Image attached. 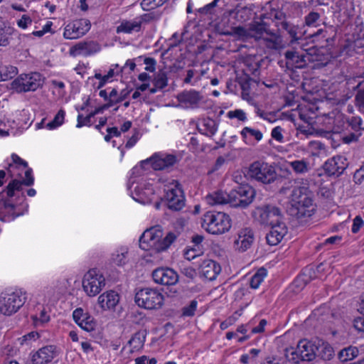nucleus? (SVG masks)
Returning a JSON list of instances; mask_svg holds the SVG:
<instances>
[{
	"label": "nucleus",
	"instance_id": "obj_2",
	"mask_svg": "<svg viewBox=\"0 0 364 364\" xmlns=\"http://www.w3.org/2000/svg\"><path fill=\"white\" fill-rule=\"evenodd\" d=\"M160 226L152 227L144 232L139 238V246L144 250H153L156 252L166 250L176 239V235L168 232L165 237Z\"/></svg>",
	"mask_w": 364,
	"mask_h": 364
},
{
	"label": "nucleus",
	"instance_id": "obj_30",
	"mask_svg": "<svg viewBox=\"0 0 364 364\" xmlns=\"http://www.w3.org/2000/svg\"><path fill=\"white\" fill-rule=\"evenodd\" d=\"M264 23L254 22L249 25L250 33L251 34V38H254L255 41H259L263 38L262 36L264 33L271 36H274V33L271 31H268L264 27Z\"/></svg>",
	"mask_w": 364,
	"mask_h": 364
},
{
	"label": "nucleus",
	"instance_id": "obj_12",
	"mask_svg": "<svg viewBox=\"0 0 364 364\" xmlns=\"http://www.w3.org/2000/svg\"><path fill=\"white\" fill-rule=\"evenodd\" d=\"M252 214L254 218L262 225L272 226L282 223L280 221L281 211L274 205H265L257 207Z\"/></svg>",
	"mask_w": 364,
	"mask_h": 364
},
{
	"label": "nucleus",
	"instance_id": "obj_38",
	"mask_svg": "<svg viewBox=\"0 0 364 364\" xmlns=\"http://www.w3.org/2000/svg\"><path fill=\"white\" fill-rule=\"evenodd\" d=\"M318 346V356L320 357L323 360H330L334 356V350L333 348L328 343H322L321 345L319 343L317 344Z\"/></svg>",
	"mask_w": 364,
	"mask_h": 364
},
{
	"label": "nucleus",
	"instance_id": "obj_1",
	"mask_svg": "<svg viewBox=\"0 0 364 364\" xmlns=\"http://www.w3.org/2000/svg\"><path fill=\"white\" fill-rule=\"evenodd\" d=\"M314 210L312 193L306 186H298L293 189L287 212L298 219L312 215Z\"/></svg>",
	"mask_w": 364,
	"mask_h": 364
},
{
	"label": "nucleus",
	"instance_id": "obj_49",
	"mask_svg": "<svg viewBox=\"0 0 364 364\" xmlns=\"http://www.w3.org/2000/svg\"><path fill=\"white\" fill-rule=\"evenodd\" d=\"M198 302L196 300H192L188 306L182 309V314L184 316H193L197 309Z\"/></svg>",
	"mask_w": 364,
	"mask_h": 364
},
{
	"label": "nucleus",
	"instance_id": "obj_23",
	"mask_svg": "<svg viewBox=\"0 0 364 364\" xmlns=\"http://www.w3.org/2000/svg\"><path fill=\"white\" fill-rule=\"evenodd\" d=\"M287 232V228L284 223L271 226L270 231L266 235L267 244L276 245L281 242Z\"/></svg>",
	"mask_w": 364,
	"mask_h": 364
},
{
	"label": "nucleus",
	"instance_id": "obj_52",
	"mask_svg": "<svg viewBox=\"0 0 364 364\" xmlns=\"http://www.w3.org/2000/svg\"><path fill=\"white\" fill-rule=\"evenodd\" d=\"M201 252L202 250L200 247L198 246V247H197L194 245L191 249H188L185 252L184 255L187 259L191 260L198 256Z\"/></svg>",
	"mask_w": 364,
	"mask_h": 364
},
{
	"label": "nucleus",
	"instance_id": "obj_15",
	"mask_svg": "<svg viewBox=\"0 0 364 364\" xmlns=\"http://www.w3.org/2000/svg\"><path fill=\"white\" fill-rule=\"evenodd\" d=\"M348 167L347 159L345 156L337 155L328 159L323 165V168L328 176H338Z\"/></svg>",
	"mask_w": 364,
	"mask_h": 364
},
{
	"label": "nucleus",
	"instance_id": "obj_40",
	"mask_svg": "<svg viewBox=\"0 0 364 364\" xmlns=\"http://www.w3.org/2000/svg\"><path fill=\"white\" fill-rule=\"evenodd\" d=\"M154 87L159 89H164L168 85L167 73L164 70H159L154 75L152 80Z\"/></svg>",
	"mask_w": 364,
	"mask_h": 364
},
{
	"label": "nucleus",
	"instance_id": "obj_62",
	"mask_svg": "<svg viewBox=\"0 0 364 364\" xmlns=\"http://www.w3.org/2000/svg\"><path fill=\"white\" fill-rule=\"evenodd\" d=\"M353 326L358 331L364 333V316L355 318Z\"/></svg>",
	"mask_w": 364,
	"mask_h": 364
},
{
	"label": "nucleus",
	"instance_id": "obj_39",
	"mask_svg": "<svg viewBox=\"0 0 364 364\" xmlns=\"http://www.w3.org/2000/svg\"><path fill=\"white\" fill-rule=\"evenodd\" d=\"M18 73V70L12 65H4L0 67V78L1 81L12 79Z\"/></svg>",
	"mask_w": 364,
	"mask_h": 364
},
{
	"label": "nucleus",
	"instance_id": "obj_48",
	"mask_svg": "<svg viewBox=\"0 0 364 364\" xmlns=\"http://www.w3.org/2000/svg\"><path fill=\"white\" fill-rule=\"evenodd\" d=\"M233 33L242 38V40H247L251 38V34L250 33V28H246L243 26H237L232 28Z\"/></svg>",
	"mask_w": 364,
	"mask_h": 364
},
{
	"label": "nucleus",
	"instance_id": "obj_20",
	"mask_svg": "<svg viewBox=\"0 0 364 364\" xmlns=\"http://www.w3.org/2000/svg\"><path fill=\"white\" fill-rule=\"evenodd\" d=\"M254 242V233L250 228H244L239 231L237 238L234 242L235 250L245 252L249 249Z\"/></svg>",
	"mask_w": 364,
	"mask_h": 364
},
{
	"label": "nucleus",
	"instance_id": "obj_44",
	"mask_svg": "<svg viewBox=\"0 0 364 364\" xmlns=\"http://www.w3.org/2000/svg\"><path fill=\"white\" fill-rule=\"evenodd\" d=\"M186 76L183 79V83L191 84L192 85L198 82L203 74V72H202V73L199 75L198 71L193 69H189L186 71Z\"/></svg>",
	"mask_w": 364,
	"mask_h": 364
},
{
	"label": "nucleus",
	"instance_id": "obj_34",
	"mask_svg": "<svg viewBox=\"0 0 364 364\" xmlns=\"http://www.w3.org/2000/svg\"><path fill=\"white\" fill-rule=\"evenodd\" d=\"M145 339L146 335L143 331L136 332L128 342L132 348L131 352L137 351L142 348Z\"/></svg>",
	"mask_w": 364,
	"mask_h": 364
},
{
	"label": "nucleus",
	"instance_id": "obj_53",
	"mask_svg": "<svg viewBox=\"0 0 364 364\" xmlns=\"http://www.w3.org/2000/svg\"><path fill=\"white\" fill-rule=\"evenodd\" d=\"M119 94L115 88H113L109 94V102L105 104V107H110L119 103Z\"/></svg>",
	"mask_w": 364,
	"mask_h": 364
},
{
	"label": "nucleus",
	"instance_id": "obj_31",
	"mask_svg": "<svg viewBox=\"0 0 364 364\" xmlns=\"http://www.w3.org/2000/svg\"><path fill=\"white\" fill-rule=\"evenodd\" d=\"M229 193L221 191L213 192L206 196L205 199L211 205L229 204Z\"/></svg>",
	"mask_w": 364,
	"mask_h": 364
},
{
	"label": "nucleus",
	"instance_id": "obj_63",
	"mask_svg": "<svg viewBox=\"0 0 364 364\" xmlns=\"http://www.w3.org/2000/svg\"><path fill=\"white\" fill-rule=\"evenodd\" d=\"M363 225V221L362 218L360 216H356L353 220V223L352 225V232L353 233L358 232Z\"/></svg>",
	"mask_w": 364,
	"mask_h": 364
},
{
	"label": "nucleus",
	"instance_id": "obj_54",
	"mask_svg": "<svg viewBox=\"0 0 364 364\" xmlns=\"http://www.w3.org/2000/svg\"><path fill=\"white\" fill-rule=\"evenodd\" d=\"M320 18V15L317 12L311 11L305 18V23L307 26H314Z\"/></svg>",
	"mask_w": 364,
	"mask_h": 364
},
{
	"label": "nucleus",
	"instance_id": "obj_25",
	"mask_svg": "<svg viewBox=\"0 0 364 364\" xmlns=\"http://www.w3.org/2000/svg\"><path fill=\"white\" fill-rule=\"evenodd\" d=\"M200 269L203 277L210 281L214 280L221 271L220 264L212 259L204 260Z\"/></svg>",
	"mask_w": 364,
	"mask_h": 364
},
{
	"label": "nucleus",
	"instance_id": "obj_19",
	"mask_svg": "<svg viewBox=\"0 0 364 364\" xmlns=\"http://www.w3.org/2000/svg\"><path fill=\"white\" fill-rule=\"evenodd\" d=\"M100 46L95 41H82L77 43L70 49V54L76 55H90L98 52Z\"/></svg>",
	"mask_w": 364,
	"mask_h": 364
},
{
	"label": "nucleus",
	"instance_id": "obj_5",
	"mask_svg": "<svg viewBox=\"0 0 364 364\" xmlns=\"http://www.w3.org/2000/svg\"><path fill=\"white\" fill-rule=\"evenodd\" d=\"M248 174L251 178L264 184L273 183L277 178L275 168L268 163L257 161L249 168Z\"/></svg>",
	"mask_w": 364,
	"mask_h": 364
},
{
	"label": "nucleus",
	"instance_id": "obj_41",
	"mask_svg": "<svg viewBox=\"0 0 364 364\" xmlns=\"http://www.w3.org/2000/svg\"><path fill=\"white\" fill-rule=\"evenodd\" d=\"M201 126L204 127V131L205 132L204 134L208 136L214 135L218 129V124L216 122L210 118L203 119L201 122ZM202 131V129H200Z\"/></svg>",
	"mask_w": 364,
	"mask_h": 364
},
{
	"label": "nucleus",
	"instance_id": "obj_24",
	"mask_svg": "<svg viewBox=\"0 0 364 364\" xmlns=\"http://www.w3.org/2000/svg\"><path fill=\"white\" fill-rule=\"evenodd\" d=\"M33 177L32 176V170L28 168L25 172V178L21 181L18 180H13L11 181L6 187V194L9 197L11 198L14 196L15 191H20L22 185L30 186L33 184Z\"/></svg>",
	"mask_w": 364,
	"mask_h": 364
},
{
	"label": "nucleus",
	"instance_id": "obj_14",
	"mask_svg": "<svg viewBox=\"0 0 364 364\" xmlns=\"http://www.w3.org/2000/svg\"><path fill=\"white\" fill-rule=\"evenodd\" d=\"M176 99L186 108L196 109L204 103L203 95L196 90H183L178 93Z\"/></svg>",
	"mask_w": 364,
	"mask_h": 364
},
{
	"label": "nucleus",
	"instance_id": "obj_42",
	"mask_svg": "<svg viewBox=\"0 0 364 364\" xmlns=\"http://www.w3.org/2000/svg\"><path fill=\"white\" fill-rule=\"evenodd\" d=\"M12 33V28L6 26L5 23L0 18V46L9 43V38Z\"/></svg>",
	"mask_w": 364,
	"mask_h": 364
},
{
	"label": "nucleus",
	"instance_id": "obj_60",
	"mask_svg": "<svg viewBox=\"0 0 364 364\" xmlns=\"http://www.w3.org/2000/svg\"><path fill=\"white\" fill-rule=\"evenodd\" d=\"M52 25L53 23L51 21H47L46 23L43 26L42 30L33 31L32 34L35 36L41 37L50 30Z\"/></svg>",
	"mask_w": 364,
	"mask_h": 364
},
{
	"label": "nucleus",
	"instance_id": "obj_35",
	"mask_svg": "<svg viewBox=\"0 0 364 364\" xmlns=\"http://www.w3.org/2000/svg\"><path fill=\"white\" fill-rule=\"evenodd\" d=\"M15 205L9 202H4V207L0 211V220L4 222L10 221L16 218L19 214L14 212Z\"/></svg>",
	"mask_w": 364,
	"mask_h": 364
},
{
	"label": "nucleus",
	"instance_id": "obj_61",
	"mask_svg": "<svg viewBox=\"0 0 364 364\" xmlns=\"http://www.w3.org/2000/svg\"><path fill=\"white\" fill-rule=\"evenodd\" d=\"M355 104L359 107H364V87L358 91L355 95Z\"/></svg>",
	"mask_w": 364,
	"mask_h": 364
},
{
	"label": "nucleus",
	"instance_id": "obj_16",
	"mask_svg": "<svg viewBox=\"0 0 364 364\" xmlns=\"http://www.w3.org/2000/svg\"><path fill=\"white\" fill-rule=\"evenodd\" d=\"M154 281L159 284L173 286L178 281V274L171 268H157L152 272Z\"/></svg>",
	"mask_w": 364,
	"mask_h": 364
},
{
	"label": "nucleus",
	"instance_id": "obj_64",
	"mask_svg": "<svg viewBox=\"0 0 364 364\" xmlns=\"http://www.w3.org/2000/svg\"><path fill=\"white\" fill-rule=\"evenodd\" d=\"M141 7L144 10H151L156 7H158L155 0H142L141 2Z\"/></svg>",
	"mask_w": 364,
	"mask_h": 364
},
{
	"label": "nucleus",
	"instance_id": "obj_6",
	"mask_svg": "<svg viewBox=\"0 0 364 364\" xmlns=\"http://www.w3.org/2000/svg\"><path fill=\"white\" fill-rule=\"evenodd\" d=\"M316 350L318 346L316 342L308 339H302L299 341L296 348L291 353V357L287 355L289 361L298 364L300 361L310 362L315 359Z\"/></svg>",
	"mask_w": 364,
	"mask_h": 364
},
{
	"label": "nucleus",
	"instance_id": "obj_45",
	"mask_svg": "<svg viewBox=\"0 0 364 364\" xmlns=\"http://www.w3.org/2000/svg\"><path fill=\"white\" fill-rule=\"evenodd\" d=\"M64 117L65 112L63 109H60L54 119L47 124V127L50 129H53L62 125L64 122Z\"/></svg>",
	"mask_w": 364,
	"mask_h": 364
},
{
	"label": "nucleus",
	"instance_id": "obj_32",
	"mask_svg": "<svg viewBox=\"0 0 364 364\" xmlns=\"http://www.w3.org/2000/svg\"><path fill=\"white\" fill-rule=\"evenodd\" d=\"M289 166L296 174L304 175L311 170L310 163L304 159L289 162Z\"/></svg>",
	"mask_w": 364,
	"mask_h": 364
},
{
	"label": "nucleus",
	"instance_id": "obj_3",
	"mask_svg": "<svg viewBox=\"0 0 364 364\" xmlns=\"http://www.w3.org/2000/svg\"><path fill=\"white\" fill-rule=\"evenodd\" d=\"M231 225L230 216L223 212L208 211L202 218V228L213 235L223 234L229 231Z\"/></svg>",
	"mask_w": 364,
	"mask_h": 364
},
{
	"label": "nucleus",
	"instance_id": "obj_46",
	"mask_svg": "<svg viewBox=\"0 0 364 364\" xmlns=\"http://www.w3.org/2000/svg\"><path fill=\"white\" fill-rule=\"evenodd\" d=\"M240 134L244 141H245L247 134L255 137L257 141H260L262 139V134L259 130L247 127H244Z\"/></svg>",
	"mask_w": 364,
	"mask_h": 364
},
{
	"label": "nucleus",
	"instance_id": "obj_21",
	"mask_svg": "<svg viewBox=\"0 0 364 364\" xmlns=\"http://www.w3.org/2000/svg\"><path fill=\"white\" fill-rule=\"evenodd\" d=\"M287 68H304L307 65L306 55L295 50H287L284 53Z\"/></svg>",
	"mask_w": 364,
	"mask_h": 364
},
{
	"label": "nucleus",
	"instance_id": "obj_13",
	"mask_svg": "<svg viewBox=\"0 0 364 364\" xmlns=\"http://www.w3.org/2000/svg\"><path fill=\"white\" fill-rule=\"evenodd\" d=\"M90 27L91 23L88 19H77L65 27L63 36L68 39H76L87 33Z\"/></svg>",
	"mask_w": 364,
	"mask_h": 364
},
{
	"label": "nucleus",
	"instance_id": "obj_37",
	"mask_svg": "<svg viewBox=\"0 0 364 364\" xmlns=\"http://www.w3.org/2000/svg\"><path fill=\"white\" fill-rule=\"evenodd\" d=\"M358 353L359 350L357 347L350 346L339 351L338 358L341 362H347L356 358Z\"/></svg>",
	"mask_w": 364,
	"mask_h": 364
},
{
	"label": "nucleus",
	"instance_id": "obj_43",
	"mask_svg": "<svg viewBox=\"0 0 364 364\" xmlns=\"http://www.w3.org/2000/svg\"><path fill=\"white\" fill-rule=\"evenodd\" d=\"M267 275L266 269L262 267L251 277L250 284L251 288L257 289Z\"/></svg>",
	"mask_w": 364,
	"mask_h": 364
},
{
	"label": "nucleus",
	"instance_id": "obj_10",
	"mask_svg": "<svg viewBox=\"0 0 364 364\" xmlns=\"http://www.w3.org/2000/svg\"><path fill=\"white\" fill-rule=\"evenodd\" d=\"M43 84V78L39 73L21 74L12 82V87L18 92L35 91Z\"/></svg>",
	"mask_w": 364,
	"mask_h": 364
},
{
	"label": "nucleus",
	"instance_id": "obj_18",
	"mask_svg": "<svg viewBox=\"0 0 364 364\" xmlns=\"http://www.w3.org/2000/svg\"><path fill=\"white\" fill-rule=\"evenodd\" d=\"M75 323L83 330L90 332L95 330L96 322L94 318L82 308L76 309L73 313Z\"/></svg>",
	"mask_w": 364,
	"mask_h": 364
},
{
	"label": "nucleus",
	"instance_id": "obj_4",
	"mask_svg": "<svg viewBox=\"0 0 364 364\" xmlns=\"http://www.w3.org/2000/svg\"><path fill=\"white\" fill-rule=\"evenodd\" d=\"M164 296L157 289L144 288L135 294V303L140 308L148 310L160 309L164 304Z\"/></svg>",
	"mask_w": 364,
	"mask_h": 364
},
{
	"label": "nucleus",
	"instance_id": "obj_26",
	"mask_svg": "<svg viewBox=\"0 0 364 364\" xmlns=\"http://www.w3.org/2000/svg\"><path fill=\"white\" fill-rule=\"evenodd\" d=\"M119 301V296L114 291L103 293L98 297V304L103 310L114 309Z\"/></svg>",
	"mask_w": 364,
	"mask_h": 364
},
{
	"label": "nucleus",
	"instance_id": "obj_17",
	"mask_svg": "<svg viewBox=\"0 0 364 364\" xmlns=\"http://www.w3.org/2000/svg\"><path fill=\"white\" fill-rule=\"evenodd\" d=\"M58 355L57 348L50 345L39 348L31 355L33 364H47L53 360Z\"/></svg>",
	"mask_w": 364,
	"mask_h": 364
},
{
	"label": "nucleus",
	"instance_id": "obj_51",
	"mask_svg": "<svg viewBox=\"0 0 364 364\" xmlns=\"http://www.w3.org/2000/svg\"><path fill=\"white\" fill-rule=\"evenodd\" d=\"M227 116L230 119L237 118L238 120L245 122L247 120L245 112L242 109H235L233 111H229Z\"/></svg>",
	"mask_w": 364,
	"mask_h": 364
},
{
	"label": "nucleus",
	"instance_id": "obj_7",
	"mask_svg": "<svg viewBox=\"0 0 364 364\" xmlns=\"http://www.w3.org/2000/svg\"><path fill=\"white\" fill-rule=\"evenodd\" d=\"M164 191V198L168 209L178 211L184 207L185 197L183 191L177 181L171 180V182L165 185Z\"/></svg>",
	"mask_w": 364,
	"mask_h": 364
},
{
	"label": "nucleus",
	"instance_id": "obj_8",
	"mask_svg": "<svg viewBox=\"0 0 364 364\" xmlns=\"http://www.w3.org/2000/svg\"><path fill=\"white\" fill-rule=\"evenodd\" d=\"M255 191L247 185L240 186L229 193V205L233 208H247L253 200Z\"/></svg>",
	"mask_w": 364,
	"mask_h": 364
},
{
	"label": "nucleus",
	"instance_id": "obj_9",
	"mask_svg": "<svg viewBox=\"0 0 364 364\" xmlns=\"http://www.w3.org/2000/svg\"><path fill=\"white\" fill-rule=\"evenodd\" d=\"M26 302V297L21 291L2 293L0 296V312L11 316L18 311Z\"/></svg>",
	"mask_w": 364,
	"mask_h": 364
},
{
	"label": "nucleus",
	"instance_id": "obj_47",
	"mask_svg": "<svg viewBox=\"0 0 364 364\" xmlns=\"http://www.w3.org/2000/svg\"><path fill=\"white\" fill-rule=\"evenodd\" d=\"M160 18V14L156 12H149L144 14L139 17L136 18L137 21H140V27L143 23H150L156 21Z\"/></svg>",
	"mask_w": 364,
	"mask_h": 364
},
{
	"label": "nucleus",
	"instance_id": "obj_29",
	"mask_svg": "<svg viewBox=\"0 0 364 364\" xmlns=\"http://www.w3.org/2000/svg\"><path fill=\"white\" fill-rule=\"evenodd\" d=\"M140 30V21L135 18L133 21L122 20L117 27L116 32L129 34L132 32H139Z\"/></svg>",
	"mask_w": 364,
	"mask_h": 364
},
{
	"label": "nucleus",
	"instance_id": "obj_50",
	"mask_svg": "<svg viewBox=\"0 0 364 364\" xmlns=\"http://www.w3.org/2000/svg\"><path fill=\"white\" fill-rule=\"evenodd\" d=\"M349 124L355 131L364 129L363 122L358 116L352 117L349 120Z\"/></svg>",
	"mask_w": 364,
	"mask_h": 364
},
{
	"label": "nucleus",
	"instance_id": "obj_28",
	"mask_svg": "<svg viewBox=\"0 0 364 364\" xmlns=\"http://www.w3.org/2000/svg\"><path fill=\"white\" fill-rule=\"evenodd\" d=\"M276 26L280 27L279 29H282L288 33L289 36L291 38L290 41L291 44L298 41L302 36V33L299 31V28L297 26L292 25L286 21L277 23Z\"/></svg>",
	"mask_w": 364,
	"mask_h": 364
},
{
	"label": "nucleus",
	"instance_id": "obj_59",
	"mask_svg": "<svg viewBox=\"0 0 364 364\" xmlns=\"http://www.w3.org/2000/svg\"><path fill=\"white\" fill-rule=\"evenodd\" d=\"M126 253H121V254H117L113 255L112 260L114 264H116L118 266H121L125 264L126 262Z\"/></svg>",
	"mask_w": 364,
	"mask_h": 364
},
{
	"label": "nucleus",
	"instance_id": "obj_56",
	"mask_svg": "<svg viewBox=\"0 0 364 364\" xmlns=\"http://www.w3.org/2000/svg\"><path fill=\"white\" fill-rule=\"evenodd\" d=\"M32 23L31 18L27 15L23 14L19 20L17 21L18 26L21 28H26Z\"/></svg>",
	"mask_w": 364,
	"mask_h": 364
},
{
	"label": "nucleus",
	"instance_id": "obj_58",
	"mask_svg": "<svg viewBox=\"0 0 364 364\" xmlns=\"http://www.w3.org/2000/svg\"><path fill=\"white\" fill-rule=\"evenodd\" d=\"M282 128L281 127H276L272 131V137L279 142L283 141L284 136L282 135Z\"/></svg>",
	"mask_w": 364,
	"mask_h": 364
},
{
	"label": "nucleus",
	"instance_id": "obj_55",
	"mask_svg": "<svg viewBox=\"0 0 364 364\" xmlns=\"http://www.w3.org/2000/svg\"><path fill=\"white\" fill-rule=\"evenodd\" d=\"M91 118L92 117H90V114L85 117H84L82 114H78L77 127L80 128L83 126H91Z\"/></svg>",
	"mask_w": 364,
	"mask_h": 364
},
{
	"label": "nucleus",
	"instance_id": "obj_57",
	"mask_svg": "<svg viewBox=\"0 0 364 364\" xmlns=\"http://www.w3.org/2000/svg\"><path fill=\"white\" fill-rule=\"evenodd\" d=\"M144 63L146 65L145 70L149 72H154L156 69V61L153 58H145Z\"/></svg>",
	"mask_w": 364,
	"mask_h": 364
},
{
	"label": "nucleus",
	"instance_id": "obj_22",
	"mask_svg": "<svg viewBox=\"0 0 364 364\" xmlns=\"http://www.w3.org/2000/svg\"><path fill=\"white\" fill-rule=\"evenodd\" d=\"M149 161L154 169L164 170L173 166L176 162V157L172 154L156 155Z\"/></svg>",
	"mask_w": 364,
	"mask_h": 364
},
{
	"label": "nucleus",
	"instance_id": "obj_36",
	"mask_svg": "<svg viewBox=\"0 0 364 364\" xmlns=\"http://www.w3.org/2000/svg\"><path fill=\"white\" fill-rule=\"evenodd\" d=\"M263 60H257L255 57H248L245 59V63L247 65L246 71L255 77L259 75V68Z\"/></svg>",
	"mask_w": 364,
	"mask_h": 364
},
{
	"label": "nucleus",
	"instance_id": "obj_33",
	"mask_svg": "<svg viewBox=\"0 0 364 364\" xmlns=\"http://www.w3.org/2000/svg\"><path fill=\"white\" fill-rule=\"evenodd\" d=\"M230 14H234V17L237 21L243 23L251 18L252 9L247 6H237L231 11Z\"/></svg>",
	"mask_w": 364,
	"mask_h": 364
},
{
	"label": "nucleus",
	"instance_id": "obj_27",
	"mask_svg": "<svg viewBox=\"0 0 364 364\" xmlns=\"http://www.w3.org/2000/svg\"><path fill=\"white\" fill-rule=\"evenodd\" d=\"M132 197L135 200L141 203H151L154 198V188L150 186L144 187L136 186L134 188Z\"/></svg>",
	"mask_w": 364,
	"mask_h": 364
},
{
	"label": "nucleus",
	"instance_id": "obj_11",
	"mask_svg": "<svg viewBox=\"0 0 364 364\" xmlns=\"http://www.w3.org/2000/svg\"><path fill=\"white\" fill-rule=\"evenodd\" d=\"M105 286V279L96 269H90L83 277L82 287L89 296L98 294Z\"/></svg>",
	"mask_w": 364,
	"mask_h": 364
}]
</instances>
